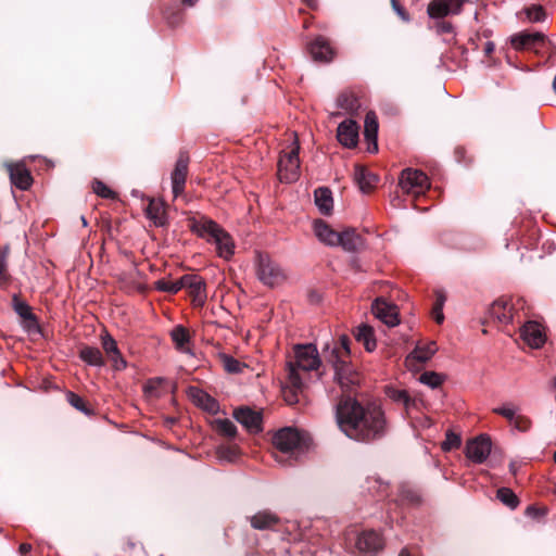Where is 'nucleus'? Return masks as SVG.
I'll list each match as a JSON object with an SVG mask.
<instances>
[{"instance_id": "nucleus-37", "label": "nucleus", "mask_w": 556, "mask_h": 556, "mask_svg": "<svg viewBox=\"0 0 556 556\" xmlns=\"http://www.w3.org/2000/svg\"><path fill=\"white\" fill-rule=\"evenodd\" d=\"M214 429L222 435L232 439L237 434L236 425L229 419H216L213 422Z\"/></svg>"}, {"instance_id": "nucleus-10", "label": "nucleus", "mask_w": 556, "mask_h": 556, "mask_svg": "<svg viewBox=\"0 0 556 556\" xmlns=\"http://www.w3.org/2000/svg\"><path fill=\"white\" fill-rule=\"evenodd\" d=\"M492 442L489 437L480 435L466 445V456L476 464H482L490 455Z\"/></svg>"}, {"instance_id": "nucleus-25", "label": "nucleus", "mask_w": 556, "mask_h": 556, "mask_svg": "<svg viewBox=\"0 0 556 556\" xmlns=\"http://www.w3.org/2000/svg\"><path fill=\"white\" fill-rule=\"evenodd\" d=\"M169 334L177 351L185 354H192L190 348L191 337L186 327L177 325L170 330Z\"/></svg>"}, {"instance_id": "nucleus-16", "label": "nucleus", "mask_w": 556, "mask_h": 556, "mask_svg": "<svg viewBox=\"0 0 556 556\" xmlns=\"http://www.w3.org/2000/svg\"><path fill=\"white\" fill-rule=\"evenodd\" d=\"M233 418L241 424L249 432L257 433L262 431V413L253 410L250 407H240L233 410Z\"/></svg>"}, {"instance_id": "nucleus-24", "label": "nucleus", "mask_w": 556, "mask_h": 556, "mask_svg": "<svg viewBox=\"0 0 556 556\" xmlns=\"http://www.w3.org/2000/svg\"><path fill=\"white\" fill-rule=\"evenodd\" d=\"M437 344L433 341L428 342L425 345H417L414 351L407 355L405 363L407 367L413 368L415 363L428 362L437 352Z\"/></svg>"}, {"instance_id": "nucleus-4", "label": "nucleus", "mask_w": 556, "mask_h": 556, "mask_svg": "<svg viewBox=\"0 0 556 556\" xmlns=\"http://www.w3.org/2000/svg\"><path fill=\"white\" fill-rule=\"evenodd\" d=\"M273 444L282 455L298 458L311 445V439L295 428L287 427L278 430L273 437Z\"/></svg>"}, {"instance_id": "nucleus-26", "label": "nucleus", "mask_w": 556, "mask_h": 556, "mask_svg": "<svg viewBox=\"0 0 556 556\" xmlns=\"http://www.w3.org/2000/svg\"><path fill=\"white\" fill-rule=\"evenodd\" d=\"M146 215L156 227H162L167 223L165 204L160 199H150Z\"/></svg>"}, {"instance_id": "nucleus-32", "label": "nucleus", "mask_w": 556, "mask_h": 556, "mask_svg": "<svg viewBox=\"0 0 556 556\" xmlns=\"http://www.w3.org/2000/svg\"><path fill=\"white\" fill-rule=\"evenodd\" d=\"M315 203L321 214L328 215L333 208L332 193L328 188L315 190Z\"/></svg>"}, {"instance_id": "nucleus-21", "label": "nucleus", "mask_w": 556, "mask_h": 556, "mask_svg": "<svg viewBox=\"0 0 556 556\" xmlns=\"http://www.w3.org/2000/svg\"><path fill=\"white\" fill-rule=\"evenodd\" d=\"M521 338L531 348L539 349L545 342L542 326L536 321H529L520 330Z\"/></svg>"}, {"instance_id": "nucleus-1", "label": "nucleus", "mask_w": 556, "mask_h": 556, "mask_svg": "<svg viewBox=\"0 0 556 556\" xmlns=\"http://www.w3.org/2000/svg\"><path fill=\"white\" fill-rule=\"evenodd\" d=\"M340 429L351 439L368 442L384 434L383 412L377 405L362 406L353 399L342 400L337 406Z\"/></svg>"}, {"instance_id": "nucleus-28", "label": "nucleus", "mask_w": 556, "mask_h": 556, "mask_svg": "<svg viewBox=\"0 0 556 556\" xmlns=\"http://www.w3.org/2000/svg\"><path fill=\"white\" fill-rule=\"evenodd\" d=\"M354 181L357 184L362 192H369L375 187L377 177L365 166L356 164L354 166Z\"/></svg>"}, {"instance_id": "nucleus-29", "label": "nucleus", "mask_w": 556, "mask_h": 556, "mask_svg": "<svg viewBox=\"0 0 556 556\" xmlns=\"http://www.w3.org/2000/svg\"><path fill=\"white\" fill-rule=\"evenodd\" d=\"M338 245L348 252H354L364 247L363 238L354 229H345L339 232Z\"/></svg>"}, {"instance_id": "nucleus-8", "label": "nucleus", "mask_w": 556, "mask_h": 556, "mask_svg": "<svg viewBox=\"0 0 556 556\" xmlns=\"http://www.w3.org/2000/svg\"><path fill=\"white\" fill-rule=\"evenodd\" d=\"M333 370L334 379L343 390H349L351 387L359 383V374L353 367L350 358L328 361Z\"/></svg>"}, {"instance_id": "nucleus-47", "label": "nucleus", "mask_w": 556, "mask_h": 556, "mask_svg": "<svg viewBox=\"0 0 556 556\" xmlns=\"http://www.w3.org/2000/svg\"><path fill=\"white\" fill-rule=\"evenodd\" d=\"M224 368L228 372H239L241 370V363L229 355H222Z\"/></svg>"}, {"instance_id": "nucleus-59", "label": "nucleus", "mask_w": 556, "mask_h": 556, "mask_svg": "<svg viewBox=\"0 0 556 556\" xmlns=\"http://www.w3.org/2000/svg\"><path fill=\"white\" fill-rule=\"evenodd\" d=\"M438 28L441 33H451L453 30L452 24L447 22H442L438 24Z\"/></svg>"}, {"instance_id": "nucleus-39", "label": "nucleus", "mask_w": 556, "mask_h": 556, "mask_svg": "<svg viewBox=\"0 0 556 556\" xmlns=\"http://www.w3.org/2000/svg\"><path fill=\"white\" fill-rule=\"evenodd\" d=\"M527 18L531 23L543 22L546 18L545 10L540 4H533L523 10Z\"/></svg>"}, {"instance_id": "nucleus-44", "label": "nucleus", "mask_w": 556, "mask_h": 556, "mask_svg": "<svg viewBox=\"0 0 556 556\" xmlns=\"http://www.w3.org/2000/svg\"><path fill=\"white\" fill-rule=\"evenodd\" d=\"M106 356L111 361L113 369L124 370L127 367V362L121 354L119 349L115 350V352L108 354Z\"/></svg>"}, {"instance_id": "nucleus-38", "label": "nucleus", "mask_w": 556, "mask_h": 556, "mask_svg": "<svg viewBox=\"0 0 556 556\" xmlns=\"http://www.w3.org/2000/svg\"><path fill=\"white\" fill-rule=\"evenodd\" d=\"M496 497L510 509H515L519 505L517 495L508 488H501L496 492Z\"/></svg>"}, {"instance_id": "nucleus-34", "label": "nucleus", "mask_w": 556, "mask_h": 556, "mask_svg": "<svg viewBox=\"0 0 556 556\" xmlns=\"http://www.w3.org/2000/svg\"><path fill=\"white\" fill-rule=\"evenodd\" d=\"M80 358L90 366L102 367L104 358L98 348L85 346L79 352Z\"/></svg>"}, {"instance_id": "nucleus-62", "label": "nucleus", "mask_w": 556, "mask_h": 556, "mask_svg": "<svg viewBox=\"0 0 556 556\" xmlns=\"http://www.w3.org/2000/svg\"><path fill=\"white\" fill-rule=\"evenodd\" d=\"M187 7H193L199 0H180Z\"/></svg>"}, {"instance_id": "nucleus-13", "label": "nucleus", "mask_w": 556, "mask_h": 556, "mask_svg": "<svg viewBox=\"0 0 556 556\" xmlns=\"http://www.w3.org/2000/svg\"><path fill=\"white\" fill-rule=\"evenodd\" d=\"M465 0H432L427 13L431 18H442L450 14H459Z\"/></svg>"}, {"instance_id": "nucleus-41", "label": "nucleus", "mask_w": 556, "mask_h": 556, "mask_svg": "<svg viewBox=\"0 0 556 556\" xmlns=\"http://www.w3.org/2000/svg\"><path fill=\"white\" fill-rule=\"evenodd\" d=\"M444 377L434 371H426L420 375L419 381L432 389L438 388L442 384Z\"/></svg>"}, {"instance_id": "nucleus-33", "label": "nucleus", "mask_w": 556, "mask_h": 556, "mask_svg": "<svg viewBox=\"0 0 556 556\" xmlns=\"http://www.w3.org/2000/svg\"><path fill=\"white\" fill-rule=\"evenodd\" d=\"M350 339L348 336L342 334L338 343L331 349L327 356V361L345 359L350 358Z\"/></svg>"}, {"instance_id": "nucleus-15", "label": "nucleus", "mask_w": 556, "mask_h": 556, "mask_svg": "<svg viewBox=\"0 0 556 556\" xmlns=\"http://www.w3.org/2000/svg\"><path fill=\"white\" fill-rule=\"evenodd\" d=\"M181 282H184V289H187L192 298L193 304L202 306L207 296L204 280L198 275L188 274L181 277Z\"/></svg>"}, {"instance_id": "nucleus-63", "label": "nucleus", "mask_w": 556, "mask_h": 556, "mask_svg": "<svg viewBox=\"0 0 556 556\" xmlns=\"http://www.w3.org/2000/svg\"><path fill=\"white\" fill-rule=\"evenodd\" d=\"M308 7L316 8L317 0H303Z\"/></svg>"}, {"instance_id": "nucleus-57", "label": "nucleus", "mask_w": 556, "mask_h": 556, "mask_svg": "<svg viewBox=\"0 0 556 556\" xmlns=\"http://www.w3.org/2000/svg\"><path fill=\"white\" fill-rule=\"evenodd\" d=\"M445 301H446V298H445L444 293H443L442 291H438V292L435 293V303H434V306H435V307L443 308Z\"/></svg>"}, {"instance_id": "nucleus-22", "label": "nucleus", "mask_w": 556, "mask_h": 556, "mask_svg": "<svg viewBox=\"0 0 556 556\" xmlns=\"http://www.w3.org/2000/svg\"><path fill=\"white\" fill-rule=\"evenodd\" d=\"M188 394L192 402L202 409L211 414H216L219 410L218 402L205 391L191 387L189 388Z\"/></svg>"}, {"instance_id": "nucleus-58", "label": "nucleus", "mask_w": 556, "mask_h": 556, "mask_svg": "<svg viewBox=\"0 0 556 556\" xmlns=\"http://www.w3.org/2000/svg\"><path fill=\"white\" fill-rule=\"evenodd\" d=\"M5 271H7L5 255L4 254H0V279L5 276Z\"/></svg>"}, {"instance_id": "nucleus-43", "label": "nucleus", "mask_w": 556, "mask_h": 556, "mask_svg": "<svg viewBox=\"0 0 556 556\" xmlns=\"http://www.w3.org/2000/svg\"><path fill=\"white\" fill-rule=\"evenodd\" d=\"M92 190L93 192L104 199H115L116 193L109 188L103 181L96 179L92 182Z\"/></svg>"}, {"instance_id": "nucleus-45", "label": "nucleus", "mask_w": 556, "mask_h": 556, "mask_svg": "<svg viewBox=\"0 0 556 556\" xmlns=\"http://www.w3.org/2000/svg\"><path fill=\"white\" fill-rule=\"evenodd\" d=\"M101 344L106 355L118 349L117 342L106 331L101 334Z\"/></svg>"}, {"instance_id": "nucleus-49", "label": "nucleus", "mask_w": 556, "mask_h": 556, "mask_svg": "<svg viewBox=\"0 0 556 556\" xmlns=\"http://www.w3.org/2000/svg\"><path fill=\"white\" fill-rule=\"evenodd\" d=\"M493 412L495 414H498L506 419H508L509 422L516 419V409L511 405H505L502 407L494 408Z\"/></svg>"}, {"instance_id": "nucleus-31", "label": "nucleus", "mask_w": 556, "mask_h": 556, "mask_svg": "<svg viewBox=\"0 0 556 556\" xmlns=\"http://www.w3.org/2000/svg\"><path fill=\"white\" fill-rule=\"evenodd\" d=\"M354 337L357 342L364 345L367 352H372L376 350L377 342L372 327L366 324L359 325L355 329Z\"/></svg>"}, {"instance_id": "nucleus-42", "label": "nucleus", "mask_w": 556, "mask_h": 556, "mask_svg": "<svg viewBox=\"0 0 556 556\" xmlns=\"http://www.w3.org/2000/svg\"><path fill=\"white\" fill-rule=\"evenodd\" d=\"M164 381L165 379L161 377L149 379L143 386L144 394L150 397H159V389L164 383Z\"/></svg>"}, {"instance_id": "nucleus-14", "label": "nucleus", "mask_w": 556, "mask_h": 556, "mask_svg": "<svg viewBox=\"0 0 556 556\" xmlns=\"http://www.w3.org/2000/svg\"><path fill=\"white\" fill-rule=\"evenodd\" d=\"M372 314L389 327L400 324L397 306L383 299H377L371 307Z\"/></svg>"}, {"instance_id": "nucleus-9", "label": "nucleus", "mask_w": 556, "mask_h": 556, "mask_svg": "<svg viewBox=\"0 0 556 556\" xmlns=\"http://www.w3.org/2000/svg\"><path fill=\"white\" fill-rule=\"evenodd\" d=\"M188 165L189 155L186 152H180L170 175L174 199H177L184 193L188 176Z\"/></svg>"}, {"instance_id": "nucleus-56", "label": "nucleus", "mask_w": 556, "mask_h": 556, "mask_svg": "<svg viewBox=\"0 0 556 556\" xmlns=\"http://www.w3.org/2000/svg\"><path fill=\"white\" fill-rule=\"evenodd\" d=\"M432 316L438 324H442L444 320L443 308L433 306Z\"/></svg>"}, {"instance_id": "nucleus-11", "label": "nucleus", "mask_w": 556, "mask_h": 556, "mask_svg": "<svg viewBox=\"0 0 556 556\" xmlns=\"http://www.w3.org/2000/svg\"><path fill=\"white\" fill-rule=\"evenodd\" d=\"M11 184L20 190H27L33 184V177L29 169L22 162H8L4 164Z\"/></svg>"}, {"instance_id": "nucleus-7", "label": "nucleus", "mask_w": 556, "mask_h": 556, "mask_svg": "<svg viewBox=\"0 0 556 556\" xmlns=\"http://www.w3.org/2000/svg\"><path fill=\"white\" fill-rule=\"evenodd\" d=\"M399 184L405 193L414 195L424 193L430 187L427 175L419 169L413 168L402 170Z\"/></svg>"}, {"instance_id": "nucleus-18", "label": "nucleus", "mask_w": 556, "mask_h": 556, "mask_svg": "<svg viewBox=\"0 0 556 556\" xmlns=\"http://www.w3.org/2000/svg\"><path fill=\"white\" fill-rule=\"evenodd\" d=\"M356 547L364 555H372L383 547V541L377 532L364 531L357 538Z\"/></svg>"}, {"instance_id": "nucleus-50", "label": "nucleus", "mask_w": 556, "mask_h": 556, "mask_svg": "<svg viewBox=\"0 0 556 556\" xmlns=\"http://www.w3.org/2000/svg\"><path fill=\"white\" fill-rule=\"evenodd\" d=\"M15 312L24 319L35 320V316L31 313L30 306L26 303H17L15 304Z\"/></svg>"}, {"instance_id": "nucleus-12", "label": "nucleus", "mask_w": 556, "mask_h": 556, "mask_svg": "<svg viewBox=\"0 0 556 556\" xmlns=\"http://www.w3.org/2000/svg\"><path fill=\"white\" fill-rule=\"evenodd\" d=\"M465 0H432L427 13L431 18H442L450 14H459Z\"/></svg>"}, {"instance_id": "nucleus-55", "label": "nucleus", "mask_w": 556, "mask_h": 556, "mask_svg": "<svg viewBox=\"0 0 556 556\" xmlns=\"http://www.w3.org/2000/svg\"><path fill=\"white\" fill-rule=\"evenodd\" d=\"M546 510L543 508H538L535 506H528L526 509V515L530 517L544 516Z\"/></svg>"}, {"instance_id": "nucleus-6", "label": "nucleus", "mask_w": 556, "mask_h": 556, "mask_svg": "<svg viewBox=\"0 0 556 556\" xmlns=\"http://www.w3.org/2000/svg\"><path fill=\"white\" fill-rule=\"evenodd\" d=\"M256 275L268 287L278 286L285 280L281 268L269 256L263 254L257 255Z\"/></svg>"}, {"instance_id": "nucleus-3", "label": "nucleus", "mask_w": 556, "mask_h": 556, "mask_svg": "<svg viewBox=\"0 0 556 556\" xmlns=\"http://www.w3.org/2000/svg\"><path fill=\"white\" fill-rule=\"evenodd\" d=\"M191 230L208 242L214 243L220 257L228 260L233 255L235 243L231 236L214 220L205 217L193 220Z\"/></svg>"}, {"instance_id": "nucleus-51", "label": "nucleus", "mask_w": 556, "mask_h": 556, "mask_svg": "<svg viewBox=\"0 0 556 556\" xmlns=\"http://www.w3.org/2000/svg\"><path fill=\"white\" fill-rule=\"evenodd\" d=\"M390 397L395 402L403 403L406 407L409 406L412 400L405 390H393L390 392Z\"/></svg>"}, {"instance_id": "nucleus-19", "label": "nucleus", "mask_w": 556, "mask_h": 556, "mask_svg": "<svg viewBox=\"0 0 556 556\" xmlns=\"http://www.w3.org/2000/svg\"><path fill=\"white\" fill-rule=\"evenodd\" d=\"M358 125L353 119L343 121L337 129L339 142L346 148H354L358 142Z\"/></svg>"}, {"instance_id": "nucleus-2", "label": "nucleus", "mask_w": 556, "mask_h": 556, "mask_svg": "<svg viewBox=\"0 0 556 556\" xmlns=\"http://www.w3.org/2000/svg\"><path fill=\"white\" fill-rule=\"evenodd\" d=\"M294 362L288 364V380L283 388L285 400L289 404L298 402L296 393L304 384L305 374L318 369L320 357L314 344L294 346Z\"/></svg>"}, {"instance_id": "nucleus-27", "label": "nucleus", "mask_w": 556, "mask_h": 556, "mask_svg": "<svg viewBox=\"0 0 556 556\" xmlns=\"http://www.w3.org/2000/svg\"><path fill=\"white\" fill-rule=\"evenodd\" d=\"M314 232L318 240L330 247H338L339 232L333 230L326 222L317 219L314 222Z\"/></svg>"}, {"instance_id": "nucleus-52", "label": "nucleus", "mask_w": 556, "mask_h": 556, "mask_svg": "<svg viewBox=\"0 0 556 556\" xmlns=\"http://www.w3.org/2000/svg\"><path fill=\"white\" fill-rule=\"evenodd\" d=\"M217 455L222 459L232 462L237 456V450L231 446H220L217 450Z\"/></svg>"}, {"instance_id": "nucleus-23", "label": "nucleus", "mask_w": 556, "mask_h": 556, "mask_svg": "<svg viewBox=\"0 0 556 556\" xmlns=\"http://www.w3.org/2000/svg\"><path fill=\"white\" fill-rule=\"evenodd\" d=\"M378 119L374 112H368L365 116L364 137L368 143L367 151L376 153L378 151Z\"/></svg>"}, {"instance_id": "nucleus-61", "label": "nucleus", "mask_w": 556, "mask_h": 556, "mask_svg": "<svg viewBox=\"0 0 556 556\" xmlns=\"http://www.w3.org/2000/svg\"><path fill=\"white\" fill-rule=\"evenodd\" d=\"M31 549V545L27 543H22L20 545V553L21 555H26Z\"/></svg>"}, {"instance_id": "nucleus-17", "label": "nucleus", "mask_w": 556, "mask_h": 556, "mask_svg": "<svg viewBox=\"0 0 556 556\" xmlns=\"http://www.w3.org/2000/svg\"><path fill=\"white\" fill-rule=\"evenodd\" d=\"M308 51L314 61L331 62L336 55L329 40L323 36H317L308 46Z\"/></svg>"}, {"instance_id": "nucleus-46", "label": "nucleus", "mask_w": 556, "mask_h": 556, "mask_svg": "<svg viewBox=\"0 0 556 556\" xmlns=\"http://www.w3.org/2000/svg\"><path fill=\"white\" fill-rule=\"evenodd\" d=\"M462 443V440L459 435L447 432L445 440L442 442V450L443 451H451L453 448H457Z\"/></svg>"}, {"instance_id": "nucleus-5", "label": "nucleus", "mask_w": 556, "mask_h": 556, "mask_svg": "<svg viewBox=\"0 0 556 556\" xmlns=\"http://www.w3.org/2000/svg\"><path fill=\"white\" fill-rule=\"evenodd\" d=\"M293 142L288 152H282L278 161V177L282 182H294L300 177V146L295 134H292Z\"/></svg>"}, {"instance_id": "nucleus-48", "label": "nucleus", "mask_w": 556, "mask_h": 556, "mask_svg": "<svg viewBox=\"0 0 556 556\" xmlns=\"http://www.w3.org/2000/svg\"><path fill=\"white\" fill-rule=\"evenodd\" d=\"M66 399H67V402L76 409H78L83 413H86V414L88 413V409L86 407L84 400L76 393L67 392Z\"/></svg>"}, {"instance_id": "nucleus-60", "label": "nucleus", "mask_w": 556, "mask_h": 556, "mask_svg": "<svg viewBox=\"0 0 556 556\" xmlns=\"http://www.w3.org/2000/svg\"><path fill=\"white\" fill-rule=\"evenodd\" d=\"M495 49V45L492 41H486L483 47V51L486 55H490Z\"/></svg>"}, {"instance_id": "nucleus-40", "label": "nucleus", "mask_w": 556, "mask_h": 556, "mask_svg": "<svg viewBox=\"0 0 556 556\" xmlns=\"http://www.w3.org/2000/svg\"><path fill=\"white\" fill-rule=\"evenodd\" d=\"M155 286L157 290L173 294L184 289V282H181V277L174 281L161 279L155 282Z\"/></svg>"}, {"instance_id": "nucleus-20", "label": "nucleus", "mask_w": 556, "mask_h": 556, "mask_svg": "<svg viewBox=\"0 0 556 556\" xmlns=\"http://www.w3.org/2000/svg\"><path fill=\"white\" fill-rule=\"evenodd\" d=\"M545 35L540 31L529 33L520 31L511 36L510 42L516 50L532 49L536 46L543 45Z\"/></svg>"}, {"instance_id": "nucleus-64", "label": "nucleus", "mask_w": 556, "mask_h": 556, "mask_svg": "<svg viewBox=\"0 0 556 556\" xmlns=\"http://www.w3.org/2000/svg\"><path fill=\"white\" fill-rule=\"evenodd\" d=\"M399 556H412L406 549H402Z\"/></svg>"}, {"instance_id": "nucleus-53", "label": "nucleus", "mask_w": 556, "mask_h": 556, "mask_svg": "<svg viewBox=\"0 0 556 556\" xmlns=\"http://www.w3.org/2000/svg\"><path fill=\"white\" fill-rule=\"evenodd\" d=\"M510 424L519 431H527L531 427V420L522 415H516V419Z\"/></svg>"}, {"instance_id": "nucleus-35", "label": "nucleus", "mask_w": 556, "mask_h": 556, "mask_svg": "<svg viewBox=\"0 0 556 556\" xmlns=\"http://www.w3.org/2000/svg\"><path fill=\"white\" fill-rule=\"evenodd\" d=\"M337 104L340 109L346 112L356 111L359 106L357 98L350 91L340 93L337 99Z\"/></svg>"}, {"instance_id": "nucleus-36", "label": "nucleus", "mask_w": 556, "mask_h": 556, "mask_svg": "<svg viewBox=\"0 0 556 556\" xmlns=\"http://www.w3.org/2000/svg\"><path fill=\"white\" fill-rule=\"evenodd\" d=\"M492 315L501 323H508L511 319V308L504 301H495L491 308Z\"/></svg>"}, {"instance_id": "nucleus-54", "label": "nucleus", "mask_w": 556, "mask_h": 556, "mask_svg": "<svg viewBox=\"0 0 556 556\" xmlns=\"http://www.w3.org/2000/svg\"><path fill=\"white\" fill-rule=\"evenodd\" d=\"M391 4L395 13L405 22L409 21V15L405 9L401 5L399 0H391Z\"/></svg>"}, {"instance_id": "nucleus-30", "label": "nucleus", "mask_w": 556, "mask_h": 556, "mask_svg": "<svg viewBox=\"0 0 556 556\" xmlns=\"http://www.w3.org/2000/svg\"><path fill=\"white\" fill-rule=\"evenodd\" d=\"M250 521L254 529L267 530L274 528L279 522V517L269 510H262L253 515Z\"/></svg>"}]
</instances>
